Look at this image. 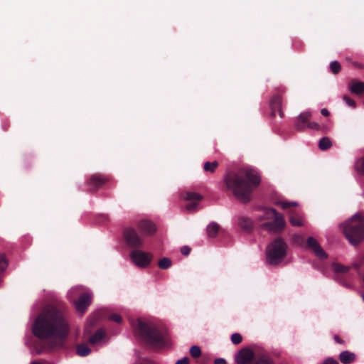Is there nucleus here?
Masks as SVG:
<instances>
[{
  "mask_svg": "<svg viewBox=\"0 0 364 364\" xmlns=\"http://www.w3.org/2000/svg\"><path fill=\"white\" fill-rule=\"evenodd\" d=\"M69 331V323L64 314L52 306L44 308L33 325V334L44 340L46 348L50 351L63 347Z\"/></svg>",
  "mask_w": 364,
  "mask_h": 364,
  "instance_id": "nucleus-1",
  "label": "nucleus"
},
{
  "mask_svg": "<svg viewBox=\"0 0 364 364\" xmlns=\"http://www.w3.org/2000/svg\"><path fill=\"white\" fill-rule=\"evenodd\" d=\"M260 181L257 171L250 167L244 168L237 173L229 174L224 177L227 188L242 203H247L250 200L253 188L257 186Z\"/></svg>",
  "mask_w": 364,
  "mask_h": 364,
  "instance_id": "nucleus-2",
  "label": "nucleus"
},
{
  "mask_svg": "<svg viewBox=\"0 0 364 364\" xmlns=\"http://www.w3.org/2000/svg\"><path fill=\"white\" fill-rule=\"evenodd\" d=\"M132 326L134 333L152 347L163 348L171 346V341L166 330L158 327L154 323L137 319Z\"/></svg>",
  "mask_w": 364,
  "mask_h": 364,
  "instance_id": "nucleus-3",
  "label": "nucleus"
},
{
  "mask_svg": "<svg viewBox=\"0 0 364 364\" xmlns=\"http://www.w3.org/2000/svg\"><path fill=\"white\" fill-rule=\"evenodd\" d=\"M343 232L349 242L356 245L364 237V221L358 214H355L343 225Z\"/></svg>",
  "mask_w": 364,
  "mask_h": 364,
  "instance_id": "nucleus-4",
  "label": "nucleus"
},
{
  "mask_svg": "<svg viewBox=\"0 0 364 364\" xmlns=\"http://www.w3.org/2000/svg\"><path fill=\"white\" fill-rule=\"evenodd\" d=\"M81 286L74 287L68 293V298L73 301L76 311L83 313L91 303L92 294L90 291H85Z\"/></svg>",
  "mask_w": 364,
  "mask_h": 364,
  "instance_id": "nucleus-5",
  "label": "nucleus"
},
{
  "mask_svg": "<svg viewBox=\"0 0 364 364\" xmlns=\"http://www.w3.org/2000/svg\"><path fill=\"white\" fill-rule=\"evenodd\" d=\"M287 252V245L281 238L272 241L267 248V262L272 265L279 264L284 259Z\"/></svg>",
  "mask_w": 364,
  "mask_h": 364,
  "instance_id": "nucleus-6",
  "label": "nucleus"
},
{
  "mask_svg": "<svg viewBox=\"0 0 364 364\" xmlns=\"http://www.w3.org/2000/svg\"><path fill=\"white\" fill-rule=\"evenodd\" d=\"M129 257L132 262L139 268L147 267L153 259L151 253L141 250H132Z\"/></svg>",
  "mask_w": 364,
  "mask_h": 364,
  "instance_id": "nucleus-7",
  "label": "nucleus"
},
{
  "mask_svg": "<svg viewBox=\"0 0 364 364\" xmlns=\"http://www.w3.org/2000/svg\"><path fill=\"white\" fill-rule=\"evenodd\" d=\"M258 348H244L235 356L237 364H248L253 362Z\"/></svg>",
  "mask_w": 364,
  "mask_h": 364,
  "instance_id": "nucleus-8",
  "label": "nucleus"
},
{
  "mask_svg": "<svg viewBox=\"0 0 364 364\" xmlns=\"http://www.w3.org/2000/svg\"><path fill=\"white\" fill-rule=\"evenodd\" d=\"M274 220L262 225V228L269 232H279L285 226V221L283 216L279 213L272 218Z\"/></svg>",
  "mask_w": 364,
  "mask_h": 364,
  "instance_id": "nucleus-9",
  "label": "nucleus"
},
{
  "mask_svg": "<svg viewBox=\"0 0 364 364\" xmlns=\"http://www.w3.org/2000/svg\"><path fill=\"white\" fill-rule=\"evenodd\" d=\"M124 237L127 241V243L130 247H139L143 243L142 239L133 229L126 230L124 232Z\"/></svg>",
  "mask_w": 364,
  "mask_h": 364,
  "instance_id": "nucleus-10",
  "label": "nucleus"
},
{
  "mask_svg": "<svg viewBox=\"0 0 364 364\" xmlns=\"http://www.w3.org/2000/svg\"><path fill=\"white\" fill-rule=\"evenodd\" d=\"M307 246L314 252V254L320 259H326L327 255L321 248L318 241L313 237L307 239Z\"/></svg>",
  "mask_w": 364,
  "mask_h": 364,
  "instance_id": "nucleus-11",
  "label": "nucleus"
},
{
  "mask_svg": "<svg viewBox=\"0 0 364 364\" xmlns=\"http://www.w3.org/2000/svg\"><path fill=\"white\" fill-rule=\"evenodd\" d=\"M185 199L187 200H191L186 204V208L188 211H193L197 208L198 202L202 199V196L196 193L188 192L186 194Z\"/></svg>",
  "mask_w": 364,
  "mask_h": 364,
  "instance_id": "nucleus-12",
  "label": "nucleus"
},
{
  "mask_svg": "<svg viewBox=\"0 0 364 364\" xmlns=\"http://www.w3.org/2000/svg\"><path fill=\"white\" fill-rule=\"evenodd\" d=\"M89 342L95 346H100L107 342L106 333L103 329L97 330L89 338Z\"/></svg>",
  "mask_w": 364,
  "mask_h": 364,
  "instance_id": "nucleus-13",
  "label": "nucleus"
},
{
  "mask_svg": "<svg viewBox=\"0 0 364 364\" xmlns=\"http://www.w3.org/2000/svg\"><path fill=\"white\" fill-rule=\"evenodd\" d=\"M139 229L142 234L150 235L156 231V227L153 223L149 220H143L139 223Z\"/></svg>",
  "mask_w": 364,
  "mask_h": 364,
  "instance_id": "nucleus-14",
  "label": "nucleus"
},
{
  "mask_svg": "<svg viewBox=\"0 0 364 364\" xmlns=\"http://www.w3.org/2000/svg\"><path fill=\"white\" fill-rule=\"evenodd\" d=\"M278 213L274 208H262L260 210V213L257 215L259 221L264 220H271L274 216H276Z\"/></svg>",
  "mask_w": 364,
  "mask_h": 364,
  "instance_id": "nucleus-15",
  "label": "nucleus"
},
{
  "mask_svg": "<svg viewBox=\"0 0 364 364\" xmlns=\"http://www.w3.org/2000/svg\"><path fill=\"white\" fill-rule=\"evenodd\" d=\"M250 364H273V362L266 353L258 349L253 362Z\"/></svg>",
  "mask_w": 364,
  "mask_h": 364,
  "instance_id": "nucleus-16",
  "label": "nucleus"
},
{
  "mask_svg": "<svg viewBox=\"0 0 364 364\" xmlns=\"http://www.w3.org/2000/svg\"><path fill=\"white\" fill-rule=\"evenodd\" d=\"M350 91L355 95H361L364 92V82L358 80H351L348 84Z\"/></svg>",
  "mask_w": 364,
  "mask_h": 364,
  "instance_id": "nucleus-17",
  "label": "nucleus"
},
{
  "mask_svg": "<svg viewBox=\"0 0 364 364\" xmlns=\"http://www.w3.org/2000/svg\"><path fill=\"white\" fill-rule=\"evenodd\" d=\"M311 117L309 112H304L299 114L297 122L296 123V127L298 129L302 130L306 128V124L309 123L308 121Z\"/></svg>",
  "mask_w": 364,
  "mask_h": 364,
  "instance_id": "nucleus-18",
  "label": "nucleus"
},
{
  "mask_svg": "<svg viewBox=\"0 0 364 364\" xmlns=\"http://www.w3.org/2000/svg\"><path fill=\"white\" fill-rule=\"evenodd\" d=\"M339 359L342 363H350L355 360V355L348 350H344L340 353Z\"/></svg>",
  "mask_w": 364,
  "mask_h": 364,
  "instance_id": "nucleus-19",
  "label": "nucleus"
},
{
  "mask_svg": "<svg viewBox=\"0 0 364 364\" xmlns=\"http://www.w3.org/2000/svg\"><path fill=\"white\" fill-rule=\"evenodd\" d=\"M281 104H282L281 99L279 97L276 96L272 98V100H271V106L273 109L272 110L273 114H275L276 109H278L279 115L281 117L282 116V112L280 109Z\"/></svg>",
  "mask_w": 364,
  "mask_h": 364,
  "instance_id": "nucleus-20",
  "label": "nucleus"
},
{
  "mask_svg": "<svg viewBox=\"0 0 364 364\" xmlns=\"http://www.w3.org/2000/svg\"><path fill=\"white\" fill-rule=\"evenodd\" d=\"M219 230V226L215 223H211L207 227V233L210 237H215Z\"/></svg>",
  "mask_w": 364,
  "mask_h": 364,
  "instance_id": "nucleus-21",
  "label": "nucleus"
},
{
  "mask_svg": "<svg viewBox=\"0 0 364 364\" xmlns=\"http://www.w3.org/2000/svg\"><path fill=\"white\" fill-rule=\"evenodd\" d=\"M289 222L294 226H302L304 225L303 218L296 214H291L289 217Z\"/></svg>",
  "mask_w": 364,
  "mask_h": 364,
  "instance_id": "nucleus-22",
  "label": "nucleus"
},
{
  "mask_svg": "<svg viewBox=\"0 0 364 364\" xmlns=\"http://www.w3.org/2000/svg\"><path fill=\"white\" fill-rule=\"evenodd\" d=\"M90 351V348L86 344H80L77 347V353L82 357L88 355Z\"/></svg>",
  "mask_w": 364,
  "mask_h": 364,
  "instance_id": "nucleus-23",
  "label": "nucleus"
},
{
  "mask_svg": "<svg viewBox=\"0 0 364 364\" xmlns=\"http://www.w3.org/2000/svg\"><path fill=\"white\" fill-rule=\"evenodd\" d=\"M331 141L328 137H323L318 142V147L321 150H326L331 146Z\"/></svg>",
  "mask_w": 364,
  "mask_h": 364,
  "instance_id": "nucleus-24",
  "label": "nucleus"
},
{
  "mask_svg": "<svg viewBox=\"0 0 364 364\" xmlns=\"http://www.w3.org/2000/svg\"><path fill=\"white\" fill-rule=\"evenodd\" d=\"M158 265L162 269H166L171 266V261L168 257H164L159 260Z\"/></svg>",
  "mask_w": 364,
  "mask_h": 364,
  "instance_id": "nucleus-25",
  "label": "nucleus"
},
{
  "mask_svg": "<svg viewBox=\"0 0 364 364\" xmlns=\"http://www.w3.org/2000/svg\"><path fill=\"white\" fill-rule=\"evenodd\" d=\"M355 168L359 174H364V157L356 161Z\"/></svg>",
  "mask_w": 364,
  "mask_h": 364,
  "instance_id": "nucleus-26",
  "label": "nucleus"
},
{
  "mask_svg": "<svg viewBox=\"0 0 364 364\" xmlns=\"http://www.w3.org/2000/svg\"><path fill=\"white\" fill-rule=\"evenodd\" d=\"M217 166H218L217 161H213V162L208 161L204 164V170L205 171H209V172L212 173L215 171V169L216 168Z\"/></svg>",
  "mask_w": 364,
  "mask_h": 364,
  "instance_id": "nucleus-27",
  "label": "nucleus"
},
{
  "mask_svg": "<svg viewBox=\"0 0 364 364\" xmlns=\"http://www.w3.org/2000/svg\"><path fill=\"white\" fill-rule=\"evenodd\" d=\"M333 269L335 272L336 273H341V272H346L349 269L348 267L341 265L340 264H333Z\"/></svg>",
  "mask_w": 364,
  "mask_h": 364,
  "instance_id": "nucleus-28",
  "label": "nucleus"
},
{
  "mask_svg": "<svg viewBox=\"0 0 364 364\" xmlns=\"http://www.w3.org/2000/svg\"><path fill=\"white\" fill-rule=\"evenodd\" d=\"M190 353L193 358H198L201 355V350L199 346H193L190 349Z\"/></svg>",
  "mask_w": 364,
  "mask_h": 364,
  "instance_id": "nucleus-29",
  "label": "nucleus"
},
{
  "mask_svg": "<svg viewBox=\"0 0 364 364\" xmlns=\"http://www.w3.org/2000/svg\"><path fill=\"white\" fill-rule=\"evenodd\" d=\"M104 182V180L102 177L98 176H94L90 178V184L92 186L95 185H100Z\"/></svg>",
  "mask_w": 364,
  "mask_h": 364,
  "instance_id": "nucleus-30",
  "label": "nucleus"
},
{
  "mask_svg": "<svg viewBox=\"0 0 364 364\" xmlns=\"http://www.w3.org/2000/svg\"><path fill=\"white\" fill-rule=\"evenodd\" d=\"M330 69L334 74L338 73L341 70V65L336 60L332 61L330 63Z\"/></svg>",
  "mask_w": 364,
  "mask_h": 364,
  "instance_id": "nucleus-31",
  "label": "nucleus"
},
{
  "mask_svg": "<svg viewBox=\"0 0 364 364\" xmlns=\"http://www.w3.org/2000/svg\"><path fill=\"white\" fill-rule=\"evenodd\" d=\"M278 205H279L282 208L287 209L289 208L290 206H296L297 205L296 202H286V201H280L277 203Z\"/></svg>",
  "mask_w": 364,
  "mask_h": 364,
  "instance_id": "nucleus-32",
  "label": "nucleus"
},
{
  "mask_svg": "<svg viewBox=\"0 0 364 364\" xmlns=\"http://www.w3.org/2000/svg\"><path fill=\"white\" fill-rule=\"evenodd\" d=\"M8 266V262L4 256H0V273L4 272Z\"/></svg>",
  "mask_w": 364,
  "mask_h": 364,
  "instance_id": "nucleus-33",
  "label": "nucleus"
},
{
  "mask_svg": "<svg viewBox=\"0 0 364 364\" xmlns=\"http://www.w3.org/2000/svg\"><path fill=\"white\" fill-rule=\"evenodd\" d=\"M240 225L244 229H248L250 228V223L247 219L242 218L239 220Z\"/></svg>",
  "mask_w": 364,
  "mask_h": 364,
  "instance_id": "nucleus-34",
  "label": "nucleus"
},
{
  "mask_svg": "<svg viewBox=\"0 0 364 364\" xmlns=\"http://www.w3.org/2000/svg\"><path fill=\"white\" fill-rule=\"evenodd\" d=\"M231 341L234 344H239L242 341V336L240 333H233L231 336Z\"/></svg>",
  "mask_w": 364,
  "mask_h": 364,
  "instance_id": "nucleus-35",
  "label": "nucleus"
},
{
  "mask_svg": "<svg viewBox=\"0 0 364 364\" xmlns=\"http://www.w3.org/2000/svg\"><path fill=\"white\" fill-rule=\"evenodd\" d=\"M343 101L346 103V105L352 108H355L356 106V104L355 101L350 98H349L347 96H343Z\"/></svg>",
  "mask_w": 364,
  "mask_h": 364,
  "instance_id": "nucleus-36",
  "label": "nucleus"
},
{
  "mask_svg": "<svg viewBox=\"0 0 364 364\" xmlns=\"http://www.w3.org/2000/svg\"><path fill=\"white\" fill-rule=\"evenodd\" d=\"M109 319L112 320V321H114L117 323H121L122 322V317L120 315L117 314H112L110 316H109Z\"/></svg>",
  "mask_w": 364,
  "mask_h": 364,
  "instance_id": "nucleus-37",
  "label": "nucleus"
},
{
  "mask_svg": "<svg viewBox=\"0 0 364 364\" xmlns=\"http://www.w3.org/2000/svg\"><path fill=\"white\" fill-rule=\"evenodd\" d=\"M306 127L312 129H318L319 128V125L318 124V123H316L315 122H309L306 124Z\"/></svg>",
  "mask_w": 364,
  "mask_h": 364,
  "instance_id": "nucleus-38",
  "label": "nucleus"
},
{
  "mask_svg": "<svg viewBox=\"0 0 364 364\" xmlns=\"http://www.w3.org/2000/svg\"><path fill=\"white\" fill-rule=\"evenodd\" d=\"M189 359L187 357H184L176 361V364H188Z\"/></svg>",
  "mask_w": 364,
  "mask_h": 364,
  "instance_id": "nucleus-39",
  "label": "nucleus"
},
{
  "mask_svg": "<svg viewBox=\"0 0 364 364\" xmlns=\"http://www.w3.org/2000/svg\"><path fill=\"white\" fill-rule=\"evenodd\" d=\"M191 249L187 247L184 246L181 248V253L184 255H188L190 253Z\"/></svg>",
  "mask_w": 364,
  "mask_h": 364,
  "instance_id": "nucleus-40",
  "label": "nucleus"
},
{
  "mask_svg": "<svg viewBox=\"0 0 364 364\" xmlns=\"http://www.w3.org/2000/svg\"><path fill=\"white\" fill-rule=\"evenodd\" d=\"M215 364H227L225 360L222 358H216L214 361Z\"/></svg>",
  "mask_w": 364,
  "mask_h": 364,
  "instance_id": "nucleus-41",
  "label": "nucleus"
},
{
  "mask_svg": "<svg viewBox=\"0 0 364 364\" xmlns=\"http://www.w3.org/2000/svg\"><path fill=\"white\" fill-rule=\"evenodd\" d=\"M324 364H338V363L337 360L329 358L325 360Z\"/></svg>",
  "mask_w": 364,
  "mask_h": 364,
  "instance_id": "nucleus-42",
  "label": "nucleus"
},
{
  "mask_svg": "<svg viewBox=\"0 0 364 364\" xmlns=\"http://www.w3.org/2000/svg\"><path fill=\"white\" fill-rule=\"evenodd\" d=\"M321 114H323L324 116H328L329 114V112L325 108H323L321 110Z\"/></svg>",
  "mask_w": 364,
  "mask_h": 364,
  "instance_id": "nucleus-43",
  "label": "nucleus"
},
{
  "mask_svg": "<svg viewBox=\"0 0 364 364\" xmlns=\"http://www.w3.org/2000/svg\"><path fill=\"white\" fill-rule=\"evenodd\" d=\"M31 364H42V363L36 362V361H33Z\"/></svg>",
  "mask_w": 364,
  "mask_h": 364,
  "instance_id": "nucleus-44",
  "label": "nucleus"
},
{
  "mask_svg": "<svg viewBox=\"0 0 364 364\" xmlns=\"http://www.w3.org/2000/svg\"><path fill=\"white\" fill-rule=\"evenodd\" d=\"M335 338L338 342H340L339 338L337 336H336Z\"/></svg>",
  "mask_w": 364,
  "mask_h": 364,
  "instance_id": "nucleus-45",
  "label": "nucleus"
},
{
  "mask_svg": "<svg viewBox=\"0 0 364 364\" xmlns=\"http://www.w3.org/2000/svg\"><path fill=\"white\" fill-rule=\"evenodd\" d=\"M361 296H362L363 300V301H364V294H362V295H361Z\"/></svg>",
  "mask_w": 364,
  "mask_h": 364,
  "instance_id": "nucleus-46",
  "label": "nucleus"
}]
</instances>
